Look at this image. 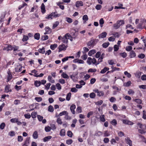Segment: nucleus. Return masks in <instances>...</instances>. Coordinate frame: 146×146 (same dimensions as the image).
Masks as SVG:
<instances>
[{"instance_id":"0eeeda50","label":"nucleus","mask_w":146,"mask_h":146,"mask_svg":"<svg viewBox=\"0 0 146 146\" xmlns=\"http://www.w3.org/2000/svg\"><path fill=\"white\" fill-rule=\"evenodd\" d=\"M76 6L77 7H79L80 6H83V3L82 1H77L75 4Z\"/></svg>"},{"instance_id":"7c9ffc66","label":"nucleus","mask_w":146,"mask_h":146,"mask_svg":"<svg viewBox=\"0 0 146 146\" xmlns=\"http://www.w3.org/2000/svg\"><path fill=\"white\" fill-rule=\"evenodd\" d=\"M110 123L113 125H116L117 124V121L115 119H113L110 122Z\"/></svg>"},{"instance_id":"5701e85b","label":"nucleus","mask_w":146,"mask_h":146,"mask_svg":"<svg viewBox=\"0 0 146 146\" xmlns=\"http://www.w3.org/2000/svg\"><path fill=\"white\" fill-rule=\"evenodd\" d=\"M40 35L38 33H36L34 36L35 39L38 40L40 38Z\"/></svg>"},{"instance_id":"72a5a7b5","label":"nucleus","mask_w":146,"mask_h":146,"mask_svg":"<svg viewBox=\"0 0 146 146\" xmlns=\"http://www.w3.org/2000/svg\"><path fill=\"white\" fill-rule=\"evenodd\" d=\"M131 82L130 81H128L127 82L125 83L123 85L125 86L128 87L131 85Z\"/></svg>"},{"instance_id":"5fc2aeb1","label":"nucleus","mask_w":146,"mask_h":146,"mask_svg":"<svg viewBox=\"0 0 146 146\" xmlns=\"http://www.w3.org/2000/svg\"><path fill=\"white\" fill-rule=\"evenodd\" d=\"M104 94V93L102 91H99L97 94L98 96L100 97L103 96Z\"/></svg>"},{"instance_id":"b1692460","label":"nucleus","mask_w":146,"mask_h":146,"mask_svg":"<svg viewBox=\"0 0 146 146\" xmlns=\"http://www.w3.org/2000/svg\"><path fill=\"white\" fill-rule=\"evenodd\" d=\"M65 130L64 129H62L60 131V135L61 136H63L65 135Z\"/></svg>"},{"instance_id":"6e6d98bb","label":"nucleus","mask_w":146,"mask_h":146,"mask_svg":"<svg viewBox=\"0 0 146 146\" xmlns=\"http://www.w3.org/2000/svg\"><path fill=\"white\" fill-rule=\"evenodd\" d=\"M72 142L73 141L72 139H68L66 141V143L68 145L71 144Z\"/></svg>"},{"instance_id":"dca6fc26","label":"nucleus","mask_w":146,"mask_h":146,"mask_svg":"<svg viewBox=\"0 0 146 146\" xmlns=\"http://www.w3.org/2000/svg\"><path fill=\"white\" fill-rule=\"evenodd\" d=\"M33 137L34 139H36L38 137L37 132L36 131H35L33 133Z\"/></svg>"},{"instance_id":"20e7f679","label":"nucleus","mask_w":146,"mask_h":146,"mask_svg":"<svg viewBox=\"0 0 146 146\" xmlns=\"http://www.w3.org/2000/svg\"><path fill=\"white\" fill-rule=\"evenodd\" d=\"M13 49V47L11 45H7V46L3 48V50H7L9 51V50H11Z\"/></svg>"},{"instance_id":"c756f323","label":"nucleus","mask_w":146,"mask_h":146,"mask_svg":"<svg viewBox=\"0 0 146 146\" xmlns=\"http://www.w3.org/2000/svg\"><path fill=\"white\" fill-rule=\"evenodd\" d=\"M58 45L57 44H52L50 46V48L52 50H54V49L57 47Z\"/></svg>"},{"instance_id":"0e129e2a","label":"nucleus","mask_w":146,"mask_h":146,"mask_svg":"<svg viewBox=\"0 0 146 146\" xmlns=\"http://www.w3.org/2000/svg\"><path fill=\"white\" fill-rule=\"evenodd\" d=\"M5 126V124L4 123H2L0 125V128L1 129H3Z\"/></svg>"},{"instance_id":"680f3d73","label":"nucleus","mask_w":146,"mask_h":146,"mask_svg":"<svg viewBox=\"0 0 146 146\" xmlns=\"http://www.w3.org/2000/svg\"><path fill=\"white\" fill-rule=\"evenodd\" d=\"M101 52H98L96 54L95 57L97 58H99L101 56Z\"/></svg>"},{"instance_id":"13d9d810","label":"nucleus","mask_w":146,"mask_h":146,"mask_svg":"<svg viewBox=\"0 0 146 146\" xmlns=\"http://www.w3.org/2000/svg\"><path fill=\"white\" fill-rule=\"evenodd\" d=\"M97 71V70L96 69H92L90 68L88 70V72H95Z\"/></svg>"},{"instance_id":"9d476101","label":"nucleus","mask_w":146,"mask_h":146,"mask_svg":"<svg viewBox=\"0 0 146 146\" xmlns=\"http://www.w3.org/2000/svg\"><path fill=\"white\" fill-rule=\"evenodd\" d=\"M136 56L135 52L133 50H131L129 53L130 58H133L135 57Z\"/></svg>"},{"instance_id":"69168bd1","label":"nucleus","mask_w":146,"mask_h":146,"mask_svg":"<svg viewBox=\"0 0 146 146\" xmlns=\"http://www.w3.org/2000/svg\"><path fill=\"white\" fill-rule=\"evenodd\" d=\"M92 41V40H91V39L90 40L87 42V46H93V44Z\"/></svg>"},{"instance_id":"f704fd0d","label":"nucleus","mask_w":146,"mask_h":146,"mask_svg":"<svg viewBox=\"0 0 146 146\" xmlns=\"http://www.w3.org/2000/svg\"><path fill=\"white\" fill-rule=\"evenodd\" d=\"M71 95V94L70 92H69L66 98V99L67 100L69 101L70 100Z\"/></svg>"},{"instance_id":"9b49d317","label":"nucleus","mask_w":146,"mask_h":146,"mask_svg":"<svg viewBox=\"0 0 146 146\" xmlns=\"http://www.w3.org/2000/svg\"><path fill=\"white\" fill-rule=\"evenodd\" d=\"M41 12L43 14H44L45 13L46 10L45 5L43 3H42L41 4Z\"/></svg>"},{"instance_id":"4d7b16f0","label":"nucleus","mask_w":146,"mask_h":146,"mask_svg":"<svg viewBox=\"0 0 146 146\" xmlns=\"http://www.w3.org/2000/svg\"><path fill=\"white\" fill-rule=\"evenodd\" d=\"M35 100L37 101L38 102H40L42 100V98L41 97H35Z\"/></svg>"},{"instance_id":"338daca9","label":"nucleus","mask_w":146,"mask_h":146,"mask_svg":"<svg viewBox=\"0 0 146 146\" xmlns=\"http://www.w3.org/2000/svg\"><path fill=\"white\" fill-rule=\"evenodd\" d=\"M125 75H126L128 78H130L131 76V75L127 71H125L124 72Z\"/></svg>"},{"instance_id":"4c0bfd02","label":"nucleus","mask_w":146,"mask_h":146,"mask_svg":"<svg viewBox=\"0 0 146 146\" xmlns=\"http://www.w3.org/2000/svg\"><path fill=\"white\" fill-rule=\"evenodd\" d=\"M48 37L47 35L42 36L41 37V40H45L48 39Z\"/></svg>"},{"instance_id":"ddd939ff","label":"nucleus","mask_w":146,"mask_h":146,"mask_svg":"<svg viewBox=\"0 0 146 146\" xmlns=\"http://www.w3.org/2000/svg\"><path fill=\"white\" fill-rule=\"evenodd\" d=\"M96 51L95 50H92L88 52V55L90 56H91L92 55L96 53Z\"/></svg>"},{"instance_id":"cd10ccee","label":"nucleus","mask_w":146,"mask_h":146,"mask_svg":"<svg viewBox=\"0 0 146 146\" xmlns=\"http://www.w3.org/2000/svg\"><path fill=\"white\" fill-rule=\"evenodd\" d=\"M137 125L139 126L140 128L141 129H143L144 128V127H145V128L146 129V125H142L141 123H137Z\"/></svg>"},{"instance_id":"09e8293b","label":"nucleus","mask_w":146,"mask_h":146,"mask_svg":"<svg viewBox=\"0 0 146 146\" xmlns=\"http://www.w3.org/2000/svg\"><path fill=\"white\" fill-rule=\"evenodd\" d=\"M67 114H68V113H67V111H64L60 112L59 113V115L60 116H61L63 115H66Z\"/></svg>"},{"instance_id":"37998d69","label":"nucleus","mask_w":146,"mask_h":146,"mask_svg":"<svg viewBox=\"0 0 146 146\" xmlns=\"http://www.w3.org/2000/svg\"><path fill=\"white\" fill-rule=\"evenodd\" d=\"M37 113L36 112H32L31 114V116L33 118H35L36 117Z\"/></svg>"},{"instance_id":"f03ea898","label":"nucleus","mask_w":146,"mask_h":146,"mask_svg":"<svg viewBox=\"0 0 146 146\" xmlns=\"http://www.w3.org/2000/svg\"><path fill=\"white\" fill-rule=\"evenodd\" d=\"M57 12L56 11L53 12L51 14H50L48 16L46 17V19H52L53 18H56L59 17L60 15V14H57Z\"/></svg>"},{"instance_id":"c03bdc74","label":"nucleus","mask_w":146,"mask_h":146,"mask_svg":"<svg viewBox=\"0 0 146 146\" xmlns=\"http://www.w3.org/2000/svg\"><path fill=\"white\" fill-rule=\"evenodd\" d=\"M51 129V127L48 126L47 127H46L45 128V130L46 132L50 131Z\"/></svg>"},{"instance_id":"603ef678","label":"nucleus","mask_w":146,"mask_h":146,"mask_svg":"<svg viewBox=\"0 0 146 146\" xmlns=\"http://www.w3.org/2000/svg\"><path fill=\"white\" fill-rule=\"evenodd\" d=\"M120 55L123 58H125L127 55V54L125 52L121 53H120Z\"/></svg>"},{"instance_id":"6e6552de","label":"nucleus","mask_w":146,"mask_h":146,"mask_svg":"<svg viewBox=\"0 0 146 146\" xmlns=\"http://www.w3.org/2000/svg\"><path fill=\"white\" fill-rule=\"evenodd\" d=\"M76 108V106L74 104H72L70 107V110L73 114H75V113L74 109Z\"/></svg>"},{"instance_id":"423d86ee","label":"nucleus","mask_w":146,"mask_h":146,"mask_svg":"<svg viewBox=\"0 0 146 146\" xmlns=\"http://www.w3.org/2000/svg\"><path fill=\"white\" fill-rule=\"evenodd\" d=\"M107 35V33L105 32H103L98 35V36L99 38H104L106 37Z\"/></svg>"},{"instance_id":"2f4dec72","label":"nucleus","mask_w":146,"mask_h":146,"mask_svg":"<svg viewBox=\"0 0 146 146\" xmlns=\"http://www.w3.org/2000/svg\"><path fill=\"white\" fill-rule=\"evenodd\" d=\"M109 44L110 43L108 42H105L102 44V46L103 48H106L108 46Z\"/></svg>"},{"instance_id":"1a4fd4ad","label":"nucleus","mask_w":146,"mask_h":146,"mask_svg":"<svg viewBox=\"0 0 146 146\" xmlns=\"http://www.w3.org/2000/svg\"><path fill=\"white\" fill-rule=\"evenodd\" d=\"M10 88L9 85H7L5 88V92L6 93H8L9 92H11L12 90L10 89Z\"/></svg>"},{"instance_id":"393cba45","label":"nucleus","mask_w":146,"mask_h":146,"mask_svg":"<svg viewBox=\"0 0 146 146\" xmlns=\"http://www.w3.org/2000/svg\"><path fill=\"white\" fill-rule=\"evenodd\" d=\"M100 119L101 121L102 122H104L106 121V119L105 118V115H101L100 117Z\"/></svg>"},{"instance_id":"a18cd8bd","label":"nucleus","mask_w":146,"mask_h":146,"mask_svg":"<svg viewBox=\"0 0 146 146\" xmlns=\"http://www.w3.org/2000/svg\"><path fill=\"white\" fill-rule=\"evenodd\" d=\"M92 58L91 57H88L87 61V63L89 64L90 65L92 64Z\"/></svg>"},{"instance_id":"412c9836","label":"nucleus","mask_w":146,"mask_h":146,"mask_svg":"<svg viewBox=\"0 0 146 146\" xmlns=\"http://www.w3.org/2000/svg\"><path fill=\"white\" fill-rule=\"evenodd\" d=\"M109 70V68L107 67H105L104 69H102L100 71V73L104 74L107 71Z\"/></svg>"},{"instance_id":"bf43d9fd","label":"nucleus","mask_w":146,"mask_h":146,"mask_svg":"<svg viewBox=\"0 0 146 146\" xmlns=\"http://www.w3.org/2000/svg\"><path fill=\"white\" fill-rule=\"evenodd\" d=\"M90 98H93L95 97L96 94L94 92H92L90 94Z\"/></svg>"},{"instance_id":"79ce46f5","label":"nucleus","mask_w":146,"mask_h":146,"mask_svg":"<svg viewBox=\"0 0 146 146\" xmlns=\"http://www.w3.org/2000/svg\"><path fill=\"white\" fill-rule=\"evenodd\" d=\"M72 38L71 35L69 33H66L64 36L62 38V39H64V38H68L67 37Z\"/></svg>"},{"instance_id":"c9c22d12","label":"nucleus","mask_w":146,"mask_h":146,"mask_svg":"<svg viewBox=\"0 0 146 146\" xmlns=\"http://www.w3.org/2000/svg\"><path fill=\"white\" fill-rule=\"evenodd\" d=\"M48 110L50 112H52L54 111V108L51 105L49 106L48 107Z\"/></svg>"},{"instance_id":"4be33fe9","label":"nucleus","mask_w":146,"mask_h":146,"mask_svg":"<svg viewBox=\"0 0 146 146\" xmlns=\"http://www.w3.org/2000/svg\"><path fill=\"white\" fill-rule=\"evenodd\" d=\"M48 79L49 82L52 83H54L55 82L54 80L52 79V77L50 76H48Z\"/></svg>"},{"instance_id":"a19ab883","label":"nucleus","mask_w":146,"mask_h":146,"mask_svg":"<svg viewBox=\"0 0 146 146\" xmlns=\"http://www.w3.org/2000/svg\"><path fill=\"white\" fill-rule=\"evenodd\" d=\"M132 47L130 46H129L126 47L125 50L127 51H130L132 50Z\"/></svg>"},{"instance_id":"bb28decb","label":"nucleus","mask_w":146,"mask_h":146,"mask_svg":"<svg viewBox=\"0 0 146 146\" xmlns=\"http://www.w3.org/2000/svg\"><path fill=\"white\" fill-rule=\"evenodd\" d=\"M46 31L49 34H50L52 32V29H50L49 27H46L45 29Z\"/></svg>"},{"instance_id":"e433bc0d","label":"nucleus","mask_w":146,"mask_h":146,"mask_svg":"<svg viewBox=\"0 0 146 146\" xmlns=\"http://www.w3.org/2000/svg\"><path fill=\"white\" fill-rule=\"evenodd\" d=\"M28 39L29 38L28 36L24 35L22 40L23 42H25L28 40Z\"/></svg>"},{"instance_id":"7ed1b4c3","label":"nucleus","mask_w":146,"mask_h":146,"mask_svg":"<svg viewBox=\"0 0 146 146\" xmlns=\"http://www.w3.org/2000/svg\"><path fill=\"white\" fill-rule=\"evenodd\" d=\"M67 46H65L64 44H62L59 46L58 47L59 49L58 52H60L62 50H66Z\"/></svg>"},{"instance_id":"473e14b6","label":"nucleus","mask_w":146,"mask_h":146,"mask_svg":"<svg viewBox=\"0 0 146 146\" xmlns=\"http://www.w3.org/2000/svg\"><path fill=\"white\" fill-rule=\"evenodd\" d=\"M104 21L103 18H101L99 21V23L100 27H103V25L104 23Z\"/></svg>"},{"instance_id":"e2e57ef3","label":"nucleus","mask_w":146,"mask_h":146,"mask_svg":"<svg viewBox=\"0 0 146 146\" xmlns=\"http://www.w3.org/2000/svg\"><path fill=\"white\" fill-rule=\"evenodd\" d=\"M60 125H61L62 124V122L61 119L60 118H58L56 121Z\"/></svg>"},{"instance_id":"ea45409f","label":"nucleus","mask_w":146,"mask_h":146,"mask_svg":"<svg viewBox=\"0 0 146 146\" xmlns=\"http://www.w3.org/2000/svg\"><path fill=\"white\" fill-rule=\"evenodd\" d=\"M144 128H143V129H138V132L140 133L141 134H143L144 133H146V131L144 130Z\"/></svg>"},{"instance_id":"774afa93","label":"nucleus","mask_w":146,"mask_h":146,"mask_svg":"<svg viewBox=\"0 0 146 146\" xmlns=\"http://www.w3.org/2000/svg\"><path fill=\"white\" fill-rule=\"evenodd\" d=\"M138 57L139 58L143 59L145 57V55L143 54H141L138 55Z\"/></svg>"},{"instance_id":"49530a36","label":"nucleus","mask_w":146,"mask_h":146,"mask_svg":"<svg viewBox=\"0 0 146 146\" xmlns=\"http://www.w3.org/2000/svg\"><path fill=\"white\" fill-rule=\"evenodd\" d=\"M59 22L58 21H56L53 25L52 29H54L56 28L59 25Z\"/></svg>"},{"instance_id":"aec40b11","label":"nucleus","mask_w":146,"mask_h":146,"mask_svg":"<svg viewBox=\"0 0 146 146\" xmlns=\"http://www.w3.org/2000/svg\"><path fill=\"white\" fill-rule=\"evenodd\" d=\"M127 143L129 144V146H133L132 145V141L130 139V138L127 137L126 140Z\"/></svg>"},{"instance_id":"f257e3e1","label":"nucleus","mask_w":146,"mask_h":146,"mask_svg":"<svg viewBox=\"0 0 146 146\" xmlns=\"http://www.w3.org/2000/svg\"><path fill=\"white\" fill-rule=\"evenodd\" d=\"M125 22L123 20H120L117 21L113 25V27L115 29H118L121 25H124Z\"/></svg>"},{"instance_id":"8fccbe9b","label":"nucleus","mask_w":146,"mask_h":146,"mask_svg":"<svg viewBox=\"0 0 146 146\" xmlns=\"http://www.w3.org/2000/svg\"><path fill=\"white\" fill-rule=\"evenodd\" d=\"M76 111L78 113H80L82 111V108L79 106L77 107L76 109Z\"/></svg>"},{"instance_id":"f8f14e48","label":"nucleus","mask_w":146,"mask_h":146,"mask_svg":"<svg viewBox=\"0 0 146 146\" xmlns=\"http://www.w3.org/2000/svg\"><path fill=\"white\" fill-rule=\"evenodd\" d=\"M91 39L92 40V42L93 44V47L99 41V40L98 39H95L93 38H92Z\"/></svg>"},{"instance_id":"4468645a","label":"nucleus","mask_w":146,"mask_h":146,"mask_svg":"<svg viewBox=\"0 0 146 146\" xmlns=\"http://www.w3.org/2000/svg\"><path fill=\"white\" fill-rule=\"evenodd\" d=\"M7 77L8 81H9L10 80H11L12 78V75L11 73L10 72V71H9L8 72Z\"/></svg>"},{"instance_id":"58836bf2","label":"nucleus","mask_w":146,"mask_h":146,"mask_svg":"<svg viewBox=\"0 0 146 146\" xmlns=\"http://www.w3.org/2000/svg\"><path fill=\"white\" fill-rule=\"evenodd\" d=\"M103 134V133L100 131H98L94 135L96 136H100Z\"/></svg>"},{"instance_id":"f3484780","label":"nucleus","mask_w":146,"mask_h":146,"mask_svg":"<svg viewBox=\"0 0 146 146\" xmlns=\"http://www.w3.org/2000/svg\"><path fill=\"white\" fill-rule=\"evenodd\" d=\"M6 14L5 13H4L1 15L0 17V23H1L3 21V20Z\"/></svg>"},{"instance_id":"864d4df0","label":"nucleus","mask_w":146,"mask_h":146,"mask_svg":"<svg viewBox=\"0 0 146 146\" xmlns=\"http://www.w3.org/2000/svg\"><path fill=\"white\" fill-rule=\"evenodd\" d=\"M67 135L70 137H72V133L71 131H68L67 132Z\"/></svg>"},{"instance_id":"a211bd4d","label":"nucleus","mask_w":146,"mask_h":146,"mask_svg":"<svg viewBox=\"0 0 146 146\" xmlns=\"http://www.w3.org/2000/svg\"><path fill=\"white\" fill-rule=\"evenodd\" d=\"M45 49L44 47H43L42 48L39 49L38 51L40 53L44 54L45 52Z\"/></svg>"},{"instance_id":"a878e982","label":"nucleus","mask_w":146,"mask_h":146,"mask_svg":"<svg viewBox=\"0 0 146 146\" xmlns=\"http://www.w3.org/2000/svg\"><path fill=\"white\" fill-rule=\"evenodd\" d=\"M61 76L63 78H65L68 79L69 78V77L68 75L64 72H62L61 74Z\"/></svg>"},{"instance_id":"c85d7f7f","label":"nucleus","mask_w":146,"mask_h":146,"mask_svg":"<svg viewBox=\"0 0 146 146\" xmlns=\"http://www.w3.org/2000/svg\"><path fill=\"white\" fill-rule=\"evenodd\" d=\"M83 20L84 21V23H85L88 20V17L86 15H84L83 17Z\"/></svg>"},{"instance_id":"39448f33","label":"nucleus","mask_w":146,"mask_h":146,"mask_svg":"<svg viewBox=\"0 0 146 146\" xmlns=\"http://www.w3.org/2000/svg\"><path fill=\"white\" fill-rule=\"evenodd\" d=\"M22 66L21 65H17V67L15 68V71L17 72H19L22 70Z\"/></svg>"},{"instance_id":"6ab92c4d","label":"nucleus","mask_w":146,"mask_h":146,"mask_svg":"<svg viewBox=\"0 0 146 146\" xmlns=\"http://www.w3.org/2000/svg\"><path fill=\"white\" fill-rule=\"evenodd\" d=\"M41 84V82L40 81L36 80L35 82L34 85L36 87H39Z\"/></svg>"},{"instance_id":"2eb2a0df","label":"nucleus","mask_w":146,"mask_h":146,"mask_svg":"<svg viewBox=\"0 0 146 146\" xmlns=\"http://www.w3.org/2000/svg\"><path fill=\"white\" fill-rule=\"evenodd\" d=\"M52 137L51 136H48L47 137H44L43 139V141L44 142H46L48 141L50 139H51Z\"/></svg>"},{"instance_id":"3c124183","label":"nucleus","mask_w":146,"mask_h":146,"mask_svg":"<svg viewBox=\"0 0 146 146\" xmlns=\"http://www.w3.org/2000/svg\"><path fill=\"white\" fill-rule=\"evenodd\" d=\"M8 135L11 137L15 135V132L14 131H11L9 133Z\"/></svg>"},{"instance_id":"052dcab7","label":"nucleus","mask_w":146,"mask_h":146,"mask_svg":"<svg viewBox=\"0 0 146 146\" xmlns=\"http://www.w3.org/2000/svg\"><path fill=\"white\" fill-rule=\"evenodd\" d=\"M102 8V6L100 5H97L96 6L95 8L97 10H100Z\"/></svg>"},{"instance_id":"de8ad7c7","label":"nucleus","mask_w":146,"mask_h":146,"mask_svg":"<svg viewBox=\"0 0 146 146\" xmlns=\"http://www.w3.org/2000/svg\"><path fill=\"white\" fill-rule=\"evenodd\" d=\"M134 101L137 103L139 104L142 103V101L141 100L139 99H136L134 100Z\"/></svg>"}]
</instances>
